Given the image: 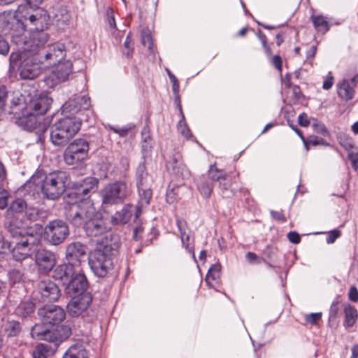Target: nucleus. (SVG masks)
Listing matches in <instances>:
<instances>
[{
    "instance_id": "nucleus-1",
    "label": "nucleus",
    "mask_w": 358,
    "mask_h": 358,
    "mask_svg": "<svg viewBox=\"0 0 358 358\" xmlns=\"http://www.w3.org/2000/svg\"><path fill=\"white\" fill-rule=\"evenodd\" d=\"M31 4L20 6L15 27L19 32L11 34V40L21 50H33L36 46L46 43L49 35L44 31L47 27L48 16L45 10L41 8L32 9Z\"/></svg>"
},
{
    "instance_id": "nucleus-2",
    "label": "nucleus",
    "mask_w": 358,
    "mask_h": 358,
    "mask_svg": "<svg viewBox=\"0 0 358 358\" xmlns=\"http://www.w3.org/2000/svg\"><path fill=\"white\" fill-rule=\"evenodd\" d=\"M69 176L64 171H56L44 176L43 173H37L24 185V189L29 192L38 193L42 192L44 196L55 200L59 198L65 191Z\"/></svg>"
},
{
    "instance_id": "nucleus-3",
    "label": "nucleus",
    "mask_w": 358,
    "mask_h": 358,
    "mask_svg": "<svg viewBox=\"0 0 358 358\" xmlns=\"http://www.w3.org/2000/svg\"><path fill=\"white\" fill-rule=\"evenodd\" d=\"M80 126V117L64 116L51 127L52 143L55 145H65L78 133Z\"/></svg>"
},
{
    "instance_id": "nucleus-4",
    "label": "nucleus",
    "mask_w": 358,
    "mask_h": 358,
    "mask_svg": "<svg viewBox=\"0 0 358 358\" xmlns=\"http://www.w3.org/2000/svg\"><path fill=\"white\" fill-rule=\"evenodd\" d=\"M144 162L139 163L136 171V185L139 194V203L141 206L148 205L152 198V192L151 187L154 180L146 169V157L149 152L145 145L142 146Z\"/></svg>"
},
{
    "instance_id": "nucleus-5",
    "label": "nucleus",
    "mask_w": 358,
    "mask_h": 358,
    "mask_svg": "<svg viewBox=\"0 0 358 358\" xmlns=\"http://www.w3.org/2000/svg\"><path fill=\"white\" fill-rule=\"evenodd\" d=\"M65 215L66 219L75 227L83 226L84 227L92 217L97 216V212L90 201H82L66 206Z\"/></svg>"
},
{
    "instance_id": "nucleus-6",
    "label": "nucleus",
    "mask_w": 358,
    "mask_h": 358,
    "mask_svg": "<svg viewBox=\"0 0 358 358\" xmlns=\"http://www.w3.org/2000/svg\"><path fill=\"white\" fill-rule=\"evenodd\" d=\"M36 47L33 50H23L33 54H37L40 58L41 62L45 68L55 66L57 64L62 62L66 56L65 45L62 43H55L53 44Z\"/></svg>"
},
{
    "instance_id": "nucleus-7",
    "label": "nucleus",
    "mask_w": 358,
    "mask_h": 358,
    "mask_svg": "<svg viewBox=\"0 0 358 358\" xmlns=\"http://www.w3.org/2000/svg\"><path fill=\"white\" fill-rule=\"evenodd\" d=\"M129 194V187L125 182L109 183L101 192L102 204L112 206L121 203Z\"/></svg>"
},
{
    "instance_id": "nucleus-8",
    "label": "nucleus",
    "mask_w": 358,
    "mask_h": 358,
    "mask_svg": "<svg viewBox=\"0 0 358 358\" xmlns=\"http://www.w3.org/2000/svg\"><path fill=\"white\" fill-rule=\"evenodd\" d=\"M113 258L114 257L95 248L90 255L89 265L97 277L103 278L112 270Z\"/></svg>"
},
{
    "instance_id": "nucleus-9",
    "label": "nucleus",
    "mask_w": 358,
    "mask_h": 358,
    "mask_svg": "<svg viewBox=\"0 0 358 358\" xmlns=\"http://www.w3.org/2000/svg\"><path fill=\"white\" fill-rule=\"evenodd\" d=\"M20 56V64L18 71L20 76L24 80H34L36 78L45 68L40 61L37 54Z\"/></svg>"
},
{
    "instance_id": "nucleus-10",
    "label": "nucleus",
    "mask_w": 358,
    "mask_h": 358,
    "mask_svg": "<svg viewBox=\"0 0 358 358\" xmlns=\"http://www.w3.org/2000/svg\"><path fill=\"white\" fill-rule=\"evenodd\" d=\"M69 234L67 224L61 220L50 221L45 227V238L52 245H58L63 243Z\"/></svg>"
},
{
    "instance_id": "nucleus-11",
    "label": "nucleus",
    "mask_w": 358,
    "mask_h": 358,
    "mask_svg": "<svg viewBox=\"0 0 358 358\" xmlns=\"http://www.w3.org/2000/svg\"><path fill=\"white\" fill-rule=\"evenodd\" d=\"M39 242L37 233L23 236L22 239L15 243L12 249L13 259L17 262L27 261L31 255L32 248Z\"/></svg>"
},
{
    "instance_id": "nucleus-12",
    "label": "nucleus",
    "mask_w": 358,
    "mask_h": 358,
    "mask_svg": "<svg viewBox=\"0 0 358 358\" xmlns=\"http://www.w3.org/2000/svg\"><path fill=\"white\" fill-rule=\"evenodd\" d=\"M56 65L55 69L44 78L45 85L50 88L68 80L73 72V65L71 60H66Z\"/></svg>"
},
{
    "instance_id": "nucleus-13",
    "label": "nucleus",
    "mask_w": 358,
    "mask_h": 358,
    "mask_svg": "<svg viewBox=\"0 0 358 358\" xmlns=\"http://www.w3.org/2000/svg\"><path fill=\"white\" fill-rule=\"evenodd\" d=\"M88 151L89 144L86 140L76 139L66 149L64 158L66 164L73 165L83 160L87 156Z\"/></svg>"
},
{
    "instance_id": "nucleus-14",
    "label": "nucleus",
    "mask_w": 358,
    "mask_h": 358,
    "mask_svg": "<svg viewBox=\"0 0 358 358\" xmlns=\"http://www.w3.org/2000/svg\"><path fill=\"white\" fill-rule=\"evenodd\" d=\"M38 315L41 322L50 327L59 324L66 317L64 309L56 305H48L39 308Z\"/></svg>"
},
{
    "instance_id": "nucleus-15",
    "label": "nucleus",
    "mask_w": 358,
    "mask_h": 358,
    "mask_svg": "<svg viewBox=\"0 0 358 358\" xmlns=\"http://www.w3.org/2000/svg\"><path fill=\"white\" fill-rule=\"evenodd\" d=\"M43 120H44L43 117L36 115L32 110H27L26 114L19 117L18 124L26 130L37 129V132L43 133L46 131L49 122H42Z\"/></svg>"
},
{
    "instance_id": "nucleus-16",
    "label": "nucleus",
    "mask_w": 358,
    "mask_h": 358,
    "mask_svg": "<svg viewBox=\"0 0 358 358\" xmlns=\"http://www.w3.org/2000/svg\"><path fill=\"white\" fill-rule=\"evenodd\" d=\"M87 285L88 282L82 268L76 266L73 271V275L70 276L67 282L66 291L71 296L85 294L84 291L87 289Z\"/></svg>"
},
{
    "instance_id": "nucleus-17",
    "label": "nucleus",
    "mask_w": 358,
    "mask_h": 358,
    "mask_svg": "<svg viewBox=\"0 0 358 358\" xmlns=\"http://www.w3.org/2000/svg\"><path fill=\"white\" fill-rule=\"evenodd\" d=\"M87 248L80 242L69 244L66 249V260L73 267H81V262L87 255Z\"/></svg>"
},
{
    "instance_id": "nucleus-18",
    "label": "nucleus",
    "mask_w": 358,
    "mask_h": 358,
    "mask_svg": "<svg viewBox=\"0 0 358 358\" xmlns=\"http://www.w3.org/2000/svg\"><path fill=\"white\" fill-rule=\"evenodd\" d=\"M120 245V237L118 234L107 233L103 237L97 240L96 249L115 257L118 254Z\"/></svg>"
},
{
    "instance_id": "nucleus-19",
    "label": "nucleus",
    "mask_w": 358,
    "mask_h": 358,
    "mask_svg": "<svg viewBox=\"0 0 358 358\" xmlns=\"http://www.w3.org/2000/svg\"><path fill=\"white\" fill-rule=\"evenodd\" d=\"M36 292L40 295L38 300L43 302L55 301L60 296L57 285L50 280L40 281L37 285Z\"/></svg>"
},
{
    "instance_id": "nucleus-20",
    "label": "nucleus",
    "mask_w": 358,
    "mask_h": 358,
    "mask_svg": "<svg viewBox=\"0 0 358 358\" xmlns=\"http://www.w3.org/2000/svg\"><path fill=\"white\" fill-rule=\"evenodd\" d=\"M92 301V297L90 293L73 295L67 305L68 313L72 317H78L87 309Z\"/></svg>"
},
{
    "instance_id": "nucleus-21",
    "label": "nucleus",
    "mask_w": 358,
    "mask_h": 358,
    "mask_svg": "<svg viewBox=\"0 0 358 358\" xmlns=\"http://www.w3.org/2000/svg\"><path fill=\"white\" fill-rule=\"evenodd\" d=\"M90 106V98L86 96H78L71 99L62 106L64 116L76 117L75 115Z\"/></svg>"
},
{
    "instance_id": "nucleus-22",
    "label": "nucleus",
    "mask_w": 358,
    "mask_h": 358,
    "mask_svg": "<svg viewBox=\"0 0 358 358\" xmlns=\"http://www.w3.org/2000/svg\"><path fill=\"white\" fill-rule=\"evenodd\" d=\"M35 262L40 272L48 273L57 263L55 254L45 249H40L35 254Z\"/></svg>"
},
{
    "instance_id": "nucleus-23",
    "label": "nucleus",
    "mask_w": 358,
    "mask_h": 358,
    "mask_svg": "<svg viewBox=\"0 0 358 358\" xmlns=\"http://www.w3.org/2000/svg\"><path fill=\"white\" fill-rule=\"evenodd\" d=\"M134 213L135 214V218L138 219L141 214V207L127 204L111 216L110 222L113 225L125 224L130 220Z\"/></svg>"
},
{
    "instance_id": "nucleus-24",
    "label": "nucleus",
    "mask_w": 358,
    "mask_h": 358,
    "mask_svg": "<svg viewBox=\"0 0 358 358\" xmlns=\"http://www.w3.org/2000/svg\"><path fill=\"white\" fill-rule=\"evenodd\" d=\"M53 100L48 94L41 93L34 96L27 106L26 110H32L43 117L50 108Z\"/></svg>"
},
{
    "instance_id": "nucleus-25",
    "label": "nucleus",
    "mask_w": 358,
    "mask_h": 358,
    "mask_svg": "<svg viewBox=\"0 0 358 358\" xmlns=\"http://www.w3.org/2000/svg\"><path fill=\"white\" fill-rule=\"evenodd\" d=\"M9 99L10 108L21 107L23 108L24 99L18 91L9 92L5 86L0 87V114L3 111L6 101Z\"/></svg>"
},
{
    "instance_id": "nucleus-26",
    "label": "nucleus",
    "mask_w": 358,
    "mask_h": 358,
    "mask_svg": "<svg viewBox=\"0 0 358 358\" xmlns=\"http://www.w3.org/2000/svg\"><path fill=\"white\" fill-rule=\"evenodd\" d=\"M358 76L350 79H343L336 84L337 94L338 96L345 101H349L354 98L355 87Z\"/></svg>"
},
{
    "instance_id": "nucleus-27",
    "label": "nucleus",
    "mask_w": 358,
    "mask_h": 358,
    "mask_svg": "<svg viewBox=\"0 0 358 358\" xmlns=\"http://www.w3.org/2000/svg\"><path fill=\"white\" fill-rule=\"evenodd\" d=\"M98 183V180L94 177H87L77 181L73 185L76 190V194L81 195L83 199L87 197L90 193L96 192Z\"/></svg>"
},
{
    "instance_id": "nucleus-28",
    "label": "nucleus",
    "mask_w": 358,
    "mask_h": 358,
    "mask_svg": "<svg viewBox=\"0 0 358 358\" xmlns=\"http://www.w3.org/2000/svg\"><path fill=\"white\" fill-rule=\"evenodd\" d=\"M99 217L100 215L97 213V216L92 217L83 227L87 236L96 237L106 231V227L103 220Z\"/></svg>"
},
{
    "instance_id": "nucleus-29",
    "label": "nucleus",
    "mask_w": 358,
    "mask_h": 358,
    "mask_svg": "<svg viewBox=\"0 0 358 358\" xmlns=\"http://www.w3.org/2000/svg\"><path fill=\"white\" fill-rule=\"evenodd\" d=\"M176 224L180 232V238L182 245L185 247L186 250L192 255V257L194 259V248L192 245V241H191L190 235L186 231V223L184 220L181 219H177Z\"/></svg>"
},
{
    "instance_id": "nucleus-30",
    "label": "nucleus",
    "mask_w": 358,
    "mask_h": 358,
    "mask_svg": "<svg viewBox=\"0 0 358 358\" xmlns=\"http://www.w3.org/2000/svg\"><path fill=\"white\" fill-rule=\"evenodd\" d=\"M166 168L169 171L178 177H182L185 171V166L182 162L179 153L174 154L171 159L166 163Z\"/></svg>"
},
{
    "instance_id": "nucleus-31",
    "label": "nucleus",
    "mask_w": 358,
    "mask_h": 358,
    "mask_svg": "<svg viewBox=\"0 0 358 358\" xmlns=\"http://www.w3.org/2000/svg\"><path fill=\"white\" fill-rule=\"evenodd\" d=\"M34 303L29 300H26L20 302L15 308V313L20 317L27 318L31 317L34 314Z\"/></svg>"
},
{
    "instance_id": "nucleus-32",
    "label": "nucleus",
    "mask_w": 358,
    "mask_h": 358,
    "mask_svg": "<svg viewBox=\"0 0 358 358\" xmlns=\"http://www.w3.org/2000/svg\"><path fill=\"white\" fill-rule=\"evenodd\" d=\"M76 267L71 266L68 262L58 266L55 270V277L57 279H60L64 281V283H67L70 276L73 275V271Z\"/></svg>"
},
{
    "instance_id": "nucleus-33",
    "label": "nucleus",
    "mask_w": 358,
    "mask_h": 358,
    "mask_svg": "<svg viewBox=\"0 0 358 358\" xmlns=\"http://www.w3.org/2000/svg\"><path fill=\"white\" fill-rule=\"evenodd\" d=\"M196 186L199 192L205 198H209L213 192V183L205 176H202L196 179Z\"/></svg>"
},
{
    "instance_id": "nucleus-34",
    "label": "nucleus",
    "mask_w": 358,
    "mask_h": 358,
    "mask_svg": "<svg viewBox=\"0 0 358 358\" xmlns=\"http://www.w3.org/2000/svg\"><path fill=\"white\" fill-rule=\"evenodd\" d=\"M2 328L3 332L8 338L18 336L22 331L20 323L15 320H7Z\"/></svg>"
},
{
    "instance_id": "nucleus-35",
    "label": "nucleus",
    "mask_w": 358,
    "mask_h": 358,
    "mask_svg": "<svg viewBox=\"0 0 358 358\" xmlns=\"http://www.w3.org/2000/svg\"><path fill=\"white\" fill-rule=\"evenodd\" d=\"M62 358H88V355L82 344H74L69 348Z\"/></svg>"
},
{
    "instance_id": "nucleus-36",
    "label": "nucleus",
    "mask_w": 358,
    "mask_h": 358,
    "mask_svg": "<svg viewBox=\"0 0 358 358\" xmlns=\"http://www.w3.org/2000/svg\"><path fill=\"white\" fill-rule=\"evenodd\" d=\"M311 20L317 31L324 34L329 31V25L325 17L322 15H312Z\"/></svg>"
},
{
    "instance_id": "nucleus-37",
    "label": "nucleus",
    "mask_w": 358,
    "mask_h": 358,
    "mask_svg": "<svg viewBox=\"0 0 358 358\" xmlns=\"http://www.w3.org/2000/svg\"><path fill=\"white\" fill-rule=\"evenodd\" d=\"M345 324L350 327L354 325L357 318V310L350 305H346L344 308Z\"/></svg>"
},
{
    "instance_id": "nucleus-38",
    "label": "nucleus",
    "mask_w": 358,
    "mask_h": 358,
    "mask_svg": "<svg viewBox=\"0 0 358 358\" xmlns=\"http://www.w3.org/2000/svg\"><path fill=\"white\" fill-rule=\"evenodd\" d=\"M27 206V204L23 199H17L11 203L8 210V213L12 214H21L24 213Z\"/></svg>"
},
{
    "instance_id": "nucleus-39",
    "label": "nucleus",
    "mask_w": 358,
    "mask_h": 358,
    "mask_svg": "<svg viewBox=\"0 0 358 358\" xmlns=\"http://www.w3.org/2000/svg\"><path fill=\"white\" fill-rule=\"evenodd\" d=\"M55 20L58 25H66L70 21L71 16L70 13L64 8H59L55 14Z\"/></svg>"
},
{
    "instance_id": "nucleus-40",
    "label": "nucleus",
    "mask_w": 358,
    "mask_h": 358,
    "mask_svg": "<svg viewBox=\"0 0 358 358\" xmlns=\"http://www.w3.org/2000/svg\"><path fill=\"white\" fill-rule=\"evenodd\" d=\"M10 17L4 14L0 15V29L5 34L9 33L10 35L13 31L19 32L20 28L13 29L10 25Z\"/></svg>"
},
{
    "instance_id": "nucleus-41",
    "label": "nucleus",
    "mask_w": 358,
    "mask_h": 358,
    "mask_svg": "<svg viewBox=\"0 0 358 358\" xmlns=\"http://www.w3.org/2000/svg\"><path fill=\"white\" fill-rule=\"evenodd\" d=\"M41 340L46 341L50 343H54L55 348H57L61 343V338H59L58 333L54 329H46L45 333Z\"/></svg>"
},
{
    "instance_id": "nucleus-42",
    "label": "nucleus",
    "mask_w": 358,
    "mask_h": 358,
    "mask_svg": "<svg viewBox=\"0 0 358 358\" xmlns=\"http://www.w3.org/2000/svg\"><path fill=\"white\" fill-rule=\"evenodd\" d=\"M48 324H36L31 330V336L34 339L41 340L46 331V329H49Z\"/></svg>"
},
{
    "instance_id": "nucleus-43",
    "label": "nucleus",
    "mask_w": 358,
    "mask_h": 358,
    "mask_svg": "<svg viewBox=\"0 0 358 358\" xmlns=\"http://www.w3.org/2000/svg\"><path fill=\"white\" fill-rule=\"evenodd\" d=\"M226 176L222 170L218 169L215 164L211 165L208 170V178H209L210 181L212 182L213 181H218L222 180V178Z\"/></svg>"
},
{
    "instance_id": "nucleus-44",
    "label": "nucleus",
    "mask_w": 358,
    "mask_h": 358,
    "mask_svg": "<svg viewBox=\"0 0 358 358\" xmlns=\"http://www.w3.org/2000/svg\"><path fill=\"white\" fill-rule=\"evenodd\" d=\"M0 268H3L5 265L3 259L8 255L6 250L10 251L11 249V243L6 241L4 238H0Z\"/></svg>"
},
{
    "instance_id": "nucleus-45",
    "label": "nucleus",
    "mask_w": 358,
    "mask_h": 358,
    "mask_svg": "<svg viewBox=\"0 0 358 358\" xmlns=\"http://www.w3.org/2000/svg\"><path fill=\"white\" fill-rule=\"evenodd\" d=\"M221 269V266L220 264H215L212 265L207 273L206 278V282L208 284H210V280H215L220 278V272Z\"/></svg>"
},
{
    "instance_id": "nucleus-46",
    "label": "nucleus",
    "mask_w": 358,
    "mask_h": 358,
    "mask_svg": "<svg viewBox=\"0 0 358 358\" xmlns=\"http://www.w3.org/2000/svg\"><path fill=\"white\" fill-rule=\"evenodd\" d=\"M8 276L10 283H20L23 280L24 273L20 269L14 268L8 272Z\"/></svg>"
},
{
    "instance_id": "nucleus-47",
    "label": "nucleus",
    "mask_w": 358,
    "mask_h": 358,
    "mask_svg": "<svg viewBox=\"0 0 358 358\" xmlns=\"http://www.w3.org/2000/svg\"><path fill=\"white\" fill-rule=\"evenodd\" d=\"M180 107V111L181 114V120L178 122V130L180 133L185 138H189L191 137L192 134L190 132L189 129L187 126V124L185 121V116L183 115L181 106L179 105Z\"/></svg>"
},
{
    "instance_id": "nucleus-48",
    "label": "nucleus",
    "mask_w": 358,
    "mask_h": 358,
    "mask_svg": "<svg viewBox=\"0 0 358 358\" xmlns=\"http://www.w3.org/2000/svg\"><path fill=\"white\" fill-rule=\"evenodd\" d=\"M51 346H48L45 344H39L36 346L33 351L34 358H47V353Z\"/></svg>"
},
{
    "instance_id": "nucleus-49",
    "label": "nucleus",
    "mask_w": 358,
    "mask_h": 358,
    "mask_svg": "<svg viewBox=\"0 0 358 358\" xmlns=\"http://www.w3.org/2000/svg\"><path fill=\"white\" fill-rule=\"evenodd\" d=\"M232 183V178L230 176L226 174V176L222 178V180L219 182V187L224 193L225 192L230 191L231 194H234L235 192L231 189Z\"/></svg>"
},
{
    "instance_id": "nucleus-50",
    "label": "nucleus",
    "mask_w": 358,
    "mask_h": 358,
    "mask_svg": "<svg viewBox=\"0 0 358 358\" xmlns=\"http://www.w3.org/2000/svg\"><path fill=\"white\" fill-rule=\"evenodd\" d=\"M141 43L144 46H148L149 50L152 48V39L150 31L148 29H143L141 31Z\"/></svg>"
},
{
    "instance_id": "nucleus-51",
    "label": "nucleus",
    "mask_w": 358,
    "mask_h": 358,
    "mask_svg": "<svg viewBox=\"0 0 358 358\" xmlns=\"http://www.w3.org/2000/svg\"><path fill=\"white\" fill-rule=\"evenodd\" d=\"M8 231L12 237L15 238H20V239H22L23 236H27L30 234L29 233H24V230L23 229L15 227L13 224L9 225Z\"/></svg>"
},
{
    "instance_id": "nucleus-52",
    "label": "nucleus",
    "mask_w": 358,
    "mask_h": 358,
    "mask_svg": "<svg viewBox=\"0 0 358 358\" xmlns=\"http://www.w3.org/2000/svg\"><path fill=\"white\" fill-rule=\"evenodd\" d=\"M10 197L9 192L5 189L3 185H0V209L3 210L8 206V200Z\"/></svg>"
},
{
    "instance_id": "nucleus-53",
    "label": "nucleus",
    "mask_w": 358,
    "mask_h": 358,
    "mask_svg": "<svg viewBox=\"0 0 358 358\" xmlns=\"http://www.w3.org/2000/svg\"><path fill=\"white\" fill-rule=\"evenodd\" d=\"M311 120L312 127L317 133L322 134L323 135H325L328 133V130L323 123L319 122L317 119L315 118H311Z\"/></svg>"
},
{
    "instance_id": "nucleus-54",
    "label": "nucleus",
    "mask_w": 358,
    "mask_h": 358,
    "mask_svg": "<svg viewBox=\"0 0 358 358\" xmlns=\"http://www.w3.org/2000/svg\"><path fill=\"white\" fill-rule=\"evenodd\" d=\"M56 331L57 333H58L59 338H61V342L69 338L71 334V329L68 325L60 326Z\"/></svg>"
},
{
    "instance_id": "nucleus-55",
    "label": "nucleus",
    "mask_w": 358,
    "mask_h": 358,
    "mask_svg": "<svg viewBox=\"0 0 358 358\" xmlns=\"http://www.w3.org/2000/svg\"><path fill=\"white\" fill-rule=\"evenodd\" d=\"M106 20L109 25V27L111 29H116V24L115 21V17H114V11L111 8H107L106 9Z\"/></svg>"
},
{
    "instance_id": "nucleus-56",
    "label": "nucleus",
    "mask_w": 358,
    "mask_h": 358,
    "mask_svg": "<svg viewBox=\"0 0 358 358\" xmlns=\"http://www.w3.org/2000/svg\"><path fill=\"white\" fill-rule=\"evenodd\" d=\"M26 217L30 221H35L38 216V210L34 207H28L24 211Z\"/></svg>"
},
{
    "instance_id": "nucleus-57",
    "label": "nucleus",
    "mask_w": 358,
    "mask_h": 358,
    "mask_svg": "<svg viewBox=\"0 0 358 358\" xmlns=\"http://www.w3.org/2000/svg\"><path fill=\"white\" fill-rule=\"evenodd\" d=\"M167 74L169 77L171 82L172 83V90L175 94H177L179 91V83L176 77L168 69H166Z\"/></svg>"
},
{
    "instance_id": "nucleus-58",
    "label": "nucleus",
    "mask_w": 358,
    "mask_h": 358,
    "mask_svg": "<svg viewBox=\"0 0 358 358\" xmlns=\"http://www.w3.org/2000/svg\"><path fill=\"white\" fill-rule=\"evenodd\" d=\"M10 47L8 43L0 35V55L6 56L8 54Z\"/></svg>"
},
{
    "instance_id": "nucleus-59",
    "label": "nucleus",
    "mask_w": 358,
    "mask_h": 358,
    "mask_svg": "<svg viewBox=\"0 0 358 358\" xmlns=\"http://www.w3.org/2000/svg\"><path fill=\"white\" fill-rule=\"evenodd\" d=\"M321 317V313H311L306 316V321L312 324H316Z\"/></svg>"
},
{
    "instance_id": "nucleus-60",
    "label": "nucleus",
    "mask_w": 358,
    "mask_h": 358,
    "mask_svg": "<svg viewBox=\"0 0 358 358\" xmlns=\"http://www.w3.org/2000/svg\"><path fill=\"white\" fill-rule=\"evenodd\" d=\"M298 122L301 127H306L312 123L311 118L309 120L307 114L301 113L298 117Z\"/></svg>"
},
{
    "instance_id": "nucleus-61",
    "label": "nucleus",
    "mask_w": 358,
    "mask_h": 358,
    "mask_svg": "<svg viewBox=\"0 0 358 358\" xmlns=\"http://www.w3.org/2000/svg\"><path fill=\"white\" fill-rule=\"evenodd\" d=\"M341 236V232L338 230H332L329 232L328 236L327 237V243L329 244H331L335 242V241Z\"/></svg>"
},
{
    "instance_id": "nucleus-62",
    "label": "nucleus",
    "mask_w": 358,
    "mask_h": 358,
    "mask_svg": "<svg viewBox=\"0 0 358 358\" xmlns=\"http://www.w3.org/2000/svg\"><path fill=\"white\" fill-rule=\"evenodd\" d=\"M312 144L313 145H327L325 141L320 137L315 136H311L308 138L307 143Z\"/></svg>"
},
{
    "instance_id": "nucleus-63",
    "label": "nucleus",
    "mask_w": 358,
    "mask_h": 358,
    "mask_svg": "<svg viewBox=\"0 0 358 358\" xmlns=\"http://www.w3.org/2000/svg\"><path fill=\"white\" fill-rule=\"evenodd\" d=\"M349 160L351 162L352 167L355 169H358V154L355 152H350L348 156Z\"/></svg>"
},
{
    "instance_id": "nucleus-64",
    "label": "nucleus",
    "mask_w": 358,
    "mask_h": 358,
    "mask_svg": "<svg viewBox=\"0 0 358 358\" xmlns=\"http://www.w3.org/2000/svg\"><path fill=\"white\" fill-rule=\"evenodd\" d=\"M288 240L294 244H297L300 242L301 238L298 233L296 231H290L287 234Z\"/></svg>"
}]
</instances>
